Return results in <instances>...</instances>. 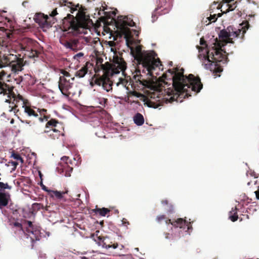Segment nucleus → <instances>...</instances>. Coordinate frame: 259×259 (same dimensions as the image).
Returning <instances> with one entry per match:
<instances>
[{
	"label": "nucleus",
	"mask_w": 259,
	"mask_h": 259,
	"mask_svg": "<svg viewBox=\"0 0 259 259\" xmlns=\"http://www.w3.org/2000/svg\"><path fill=\"white\" fill-rule=\"evenodd\" d=\"M240 28L237 29L232 26H229L226 29L221 30L219 36L222 41L215 38L214 46L211 50L197 46L199 53V59L204 64L206 69L213 72L215 77L220 76L218 73L223 71L222 67L218 64V62H221L224 58L222 52L226 53L222 48L228 43L234 44L233 39L236 37L240 38L242 41L250 25L247 21H244L240 24Z\"/></svg>",
	"instance_id": "1"
},
{
	"label": "nucleus",
	"mask_w": 259,
	"mask_h": 259,
	"mask_svg": "<svg viewBox=\"0 0 259 259\" xmlns=\"http://www.w3.org/2000/svg\"><path fill=\"white\" fill-rule=\"evenodd\" d=\"M184 69L175 68L174 70L168 69L171 77L172 86L165 90L167 97L166 102L172 103L174 101L182 102L183 99L188 98L191 95L188 93V89L196 93L200 92L203 88V84L198 76H195L190 74L188 76L184 74Z\"/></svg>",
	"instance_id": "2"
},
{
	"label": "nucleus",
	"mask_w": 259,
	"mask_h": 259,
	"mask_svg": "<svg viewBox=\"0 0 259 259\" xmlns=\"http://www.w3.org/2000/svg\"><path fill=\"white\" fill-rule=\"evenodd\" d=\"M91 19L85 15L83 10H79L75 17L71 14L62 20V29L64 32L60 38V42L66 49L77 51L82 47V38L77 37L76 35L84 33V29L89 26Z\"/></svg>",
	"instance_id": "3"
},
{
	"label": "nucleus",
	"mask_w": 259,
	"mask_h": 259,
	"mask_svg": "<svg viewBox=\"0 0 259 259\" xmlns=\"http://www.w3.org/2000/svg\"><path fill=\"white\" fill-rule=\"evenodd\" d=\"M135 54V58L138 64L133 78L136 82L148 87L151 83L150 78L153 76V70L160 64V60L155 58L157 54L154 51L149 52L142 51L140 46L136 47Z\"/></svg>",
	"instance_id": "4"
},
{
	"label": "nucleus",
	"mask_w": 259,
	"mask_h": 259,
	"mask_svg": "<svg viewBox=\"0 0 259 259\" xmlns=\"http://www.w3.org/2000/svg\"><path fill=\"white\" fill-rule=\"evenodd\" d=\"M7 74L4 70L0 72V95L5 98L6 102L14 105L10 111H15L20 101L23 100V97L20 94H15L14 92L15 87L5 81L4 77Z\"/></svg>",
	"instance_id": "5"
},
{
	"label": "nucleus",
	"mask_w": 259,
	"mask_h": 259,
	"mask_svg": "<svg viewBox=\"0 0 259 259\" xmlns=\"http://www.w3.org/2000/svg\"><path fill=\"white\" fill-rule=\"evenodd\" d=\"M13 229L15 234H24L27 238H30L32 242V248L33 247V243L40 240L41 238L40 230L38 227L34 226L32 223L29 221L25 220L22 224L15 222L13 224Z\"/></svg>",
	"instance_id": "6"
},
{
	"label": "nucleus",
	"mask_w": 259,
	"mask_h": 259,
	"mask_svg": "<svg viewBox=\"0 0 259 259\" xmlns=\"http://www.w3.org/2000/svg\"><path fill=\"white\" fill-rule=\"evenodd\" d=\"M121 55L122 54L119 52L118 54L115 52L112 63L107 62L105 65H102V68L103 71H105L106 74L113 76L120 72H122V74H124L127 66Z\"/></svg>",
	"instance_id": "7"
},
{
	"label": "nucleus",
	"mask_w": 259,
	"mask_h": 259,
	"mask_svg": "<svg viewBox=\"0 0 259 259\" xmlns=\"http://www.w3.org/2000/svg\"><path fill=\"white\" fill-rule=\"evenodd\" d=\"M45 127L44 133L46 134V137H49L51 139H57L60 136H64V128L57 119H51L48 121Z\"/></svg>",
	"instance_id": "8"
},
{
	"label": "nucleus",
	"mask_w": 259,
	"mask_h": 259,
	"mask_svg": "<svg viewBox=\"0 0 259 259\" xmlns=\"http://www.w3.org/2000/svg\"><path fill=\"white\" fill-rule=\"evenodd\" d=\"M116 27L119 29L122 32L126 33L129 31V28L127 26H134L135 23L131 18L125 16H120L117 18L115 22Z\"/></svg>",
	"instance_id": "9"
},
{
	"label": "nucleus",
	"mask_w": 259,
	"mask_h": 259,
	"mask_svg": "<svg viewBox=\"0 0 259 259\" xmlns=\"http://www.w3.org/2000/svg\"><path fill=\"white\" fill-rule=\"evenodd\" d=\"M103 75L99 77H96L94 80V82L98 85H102L105 90L107 92H109L112 89L113 82L109 78L110 76H112L110 75L106 74L105 71H103Z\"/></svg>",
	"instance_id": "10"
},
{
	"label": "nucleus",
	"mask_w": 259,
	"mask_h": 259,
	"mask_svg": "<svg viewBox=\"0 0 259 259\" xmlns=\"http://www.w3.org/2000/svg\"><path fill=\"white\" fill-rule=\"evenodd\" d=\"M51 18L48 15H45L42 13H38L35 15L34 21L36 23L43 28H49L54 23V21L52 22L51 21Z\"/></svg>",
	"instance_id": "11"
},
{
	"label": "nucleus",
	"mask_w": 259,
	"mask_h": 259,
	"mask_svg": "<svg viewBox=\"0 0 259 259\" xmlns=\"http://www.w3.org/2000/svg\"><path fill=\"white\" fill-rule=\"evenodd\" d=\"M73 84L71 82H67L66 80H63L59 79L58 82L60 91L66 97H69L70 95L73 96L74 95V93L71 91Z\"/></svg>",
	"instance_id": "12"
},
{
	"label": "nucleus",
	"mask_w": 259,
	"mask_h": 259,
	"mask_svg": "<svg viewBox=\"0 0 259 259\" xmlns=\"http://www.w3.org/2000/svg\"><path fill=\"white\" fill-rule=\"evenodd\" d=\"M165 220L166 224H170L174 227H179L180 228L185 229V227L187 226L188 230L192 229L191 223L182 218H179L172 221H171L170 219H165Z\"/></svg>",
	"instance_id": "13"
},
{
	"label": "nucleus",
	"mask_w": 259,
	"mask_h": 259,
	"mask_svg": "<svg viewBox=\"0 0 259 259\" xmlns=\"http://www.w3.org/2000/svg\"><path fill=\"white\" fill-rule=\"evenodd\" d=\"M21 102L22 107L24 109V113L27 116L29 117H37L38 116V114L29 105L28 102L23 98L22 100H20L19 103Z\"/></svg>",
	"instance_id": "14"
},
{
	"label": "nucleus",
	"mask_w": 259,
	"mask_h": 259,
	"mask_svg": "<svg viewBox=\"0 0 259 259\" xmlns=\"http://www.w3.org/2000/svg\"><path fill=\"white\" fill-rule=\"evenodd\" d=\"M98 240H96L99 245L102 246V247L106 248H109L112 247L115 249L118 246L117 243H113L110 241V239L108 237H101L100 236L97 237Z\"/></svg>",
	"instance_id": "15"
},
{
	"label": "nucleus",
	"mask_w": 259,
	"mask_h": 259,
	"mask_svg": "<svg viewBox=\"0 0 259 259\" xmlns=\"http://www.w3.org/2000/svg\"><path fill=\"white\" fill-rule=\"evenodd\" d=\"M124 75V78L119 77L118 79L117 82H115L117 87L121 85L122 87L126 88L127 90H129V85L132 86L133 83V80L132 79L130 76L125 75V74H123Z\"/></svg>",
	"instance_id": "16"
},
{
	"label": "nucleus",
	"mask_w": 259,
	"mask_h": 259,
	"mask_svg": "<svg viewBox=\"0 0 259 259\" xmlns=\"http://www.w3.org/2000/svg\"><path fill=\"white\" fill-rule=\"evenodd\" d=\"M157 7L155 10L156 13H159L158 10L162 8H164V9L161 11L162 12L160 13V15L166 14L169 12L170 6H167V2L166 0H157Z\"/></svg>",
	"instance_id": "17"
},
{
	"label": "nucleus",
	"mask_w": 259,
	"mask_h": 259,
	"mask_svg": "<svg viewBox=\"0 0 259 259\" xmlns=\"http://www.w3.org/2000/svg\"><path fill=\"white\" fill-rule=\"evenodd\" d=\"M10 199V195L9 193L0 192V209H3L6 206Z\"/></svg>",
	"instance_id": "18"
},
{
	"label": "nucleus",
	"mask_w": 259,
	"mask_h": 259,
	"mask_svg": "<svg viewBox=\"0 0 259 259\" xmlns=\"http://www.w3.org/2000/svg\"><path fill=\"white\" fill-rule=\"evenodd\" d=\"M11 67L12 71L15 73L20 71L23 69V60L21 58L18 61L12 63L10 65Z\"/></svg>",
	"instance_id": "19"
},
{
	"label": "nucleus",
	"mask_w": 259,
	"mask_h": 259,
	"mask_svg": "<svg viewBox=\"0 0 259 259\" xmlns=\"http://www.w3.org/2000/svg\"><path fill=\"white\" fill-rule=\"evenodd\" d=\"M61 73L62 75L60 76L59 79H62L63 80H66L67 82L69 83L71 82L72 84H73V81L74 80V76H73L70 74V73L65 70H61Z\"/></svg>",
	"instance_id": "20"
},
{
	"label": "nucleus",
	"mask_w": 259,
	"mask_h": 259,
	"mask_svg": "<svg viewBox=\"0 0 259 259\" xmlns=\"http://www.w3.org/2000/svg\"><path fill=\"white\" fill-rule=\"evenodd\" d=\"M91 211H92V212H94L95 214H99V215L102 217H105L110 211V210L108 208L105 207L100 208H98L97 206H96V208L95 209H92Z\"/></svg>",
	"instance_id": "21"
},
{
	"label": "nucleus",
	"mask_w": 259,
	"mask_h": 259,
	"mask_svg": "<svg viewBox=\"0 0 259 259\" xmlns=\"http://www.w3.org/2000/svg\"><path fill=\"white\" fill-rule=\"evenodd\" d=\"M67 193L68 191H63L61 192L57 190H52L49 191V195L52 198L55 197L57 199H61L63 197V195Z\"/></svg>",
	"instance_id": "22"
},
{
	"label": "nucleus",
	"mask_w": 259,
	"mask_h": 259,
	"mask_svg": "<svg viewBox=\"0 0 259 259\" xmlns=\"http://www.w3.org/2000/svg\"><path fill=\"white\" fill-rule=\"evenodd\" d=\"M134 121L137 125L141 126L144 122V118L142 114L137 113L134 117Z\"/></svg>",
	"instance_id": "23"
},
{
	"label": "nucleus",
	"mask_w": 259,
	"mask_h": 259,
	"mask_svg": "<svg viewBox=\"0 0 259 259\" xmlns=\"http://www.w3.org/2000/svg\"><path fill=\"white\" fill-rule=\"evenodd\" d=\"M88 68L87 65L83 66L79 70L76 71L75 75L79 78L83 77L87 73Z\"/></svg>",
	"instance_id": "24"
},
{
	"label": "nucleus",
	"mask_w": 259,
	"mask_h": 259,
	"mask_svg": "<svg viewBox=\"0 0 259 259\" xmlns=\"http://www.w3.org/2000/svg\"><path fill=\"white\" fill-rule=\"evenodd\" d=\"M229 219L232 222H235L238 220L237 209L236 207L232 208V210L229 212Z\"/></svg>",
	"instance_id": "25"
},
{
	"label": "nucleus",
	"mask_w": 259,
	"mask_h": 259,
	"mask_svg": "<svg viewBox=\"0 0 259 259\" xmlns=\"http://www.w3.org/2000/svg\"><path fill=\"white\" fill-rule=\"evenodd\" d=\"M8 58L6 54H0V68L9 66Z\"/></svg>",
	"instance_id": "26"
},
{
	"label": "nucleus",
	"mask_w": 259,
	"mask_h": 259,
	"mask_svg": "<svg viewBox=\"0 0 259 259\" xmlns=\"http://www.w3.org/2000/svg\"><path fill=\"white\" fill-rule=\"evenodd\" d=\"M7 57L8 58V61L9 65H10L13 63L18 61V60L21 59L20 58L17 57V55L12 54L7 55Z\"/></svg>",
	"instance_id": "27"
},
{
	"label": "nucleus",
	"mask_w": 259,
	"mask_h": 259,
	"mask_svg": "<svg viewBox=\"0 0 259 259\" xmlns=\"http://www.w3.org/2000/svg\"><path fill=\"white\" fill-rule=\"evenodd\" d=\"M156 101H158V103L155 102V101L150 100L147 102V104L149 107L156 108L158 107L159 106H160L161 103V102H160V99H158Z\"/></svg>",
	"instance_id": "28"
},
{
	"label": "nucleus",
	"mask_w": 259,
	"mask_h": 259,
	"mask_svg": "<svg viewBox=\"0 0 259 259\" xmlns=\"http://www.w3.org/2000/svg\"><path fill=\"white\" fill-rule=\"evenodd\" d=\"M107 100V99L104 98H98L96 99L95 102L100 105V106H99V107L103 108L105 107Z\"/></svg>",
	"instance_id": "29"
},
{
	"label": "nucleus",
	"mask_w": 259,
	"mask_h": 259,
	"mask_svg": "<svg viewBox=\"0 0 259 259\" xmlns=\"http://www.w3.org/2000/svg\"><path fill=\"white\" fill-rule=\"evenodd\" d=\"M256 207L258 206L255 204V202H252L251 205L248 207L246 211L248 213L251 214L253 213L254 211H256L257 209Z\"/></svg>",
	"instance_id": "30"
},
{
	"label": "nucleus",
	"mask_w": 259,
	"mask_h": 259,
	"mask_svg": "<svg viewBox=\"0 0 259 259\" xmlns=\"http://www.w3.org/2000/svg\"><path fill=\"white\" fill-rule=\"evenodd\" d=\"M25 78L28 79V84L29 85H33L36 83V79L35 77H32L31 75L28 74L25 75Z\"/></svg>",
	"instance_id": "31"
},
{
	"label": "nucleus",
	"mask_w": 259,
	"mask_h": 259,
	"mask_svg": "<svg viewBox=\"0 0 259 259\" xmlns=\"http://www.w3.org/2000/svg\"><path fill=\"white\" fill-rule=\"evenodd\" d=\"M11 157H13L14 159L20 161L21 163H24V160L23 158L21 157L20 154L17 153L13 152L11 155Z\"/></svg>",
	"instance_id": "32"
},
{
	"label": "nucleus",
	"mask_w": 259,
	"mask_h": 259,
	"mask_svg": "<svg viewBox=\"0 0 259 259\" xmlns=\"http://www.w3.org/2000/svg\"><path fill=\"white\" fill-rule=\"evenodd\" d=\"M1 178H0V181ZM12 188V186H9L8 183H4L0 182V191L5 189L10 190Z\"/></svg>",
	"instance_id": "33"
},
{
	"label": "nucleus",
	"mask_w": 259,
	"mask_h": 259,
	"mask_svg": "<svg viewBox=\"0 0 259 259\" xmlns=\"http://www.w3.org/2000/svg\"><path fill=\"white\" fill-rule=\"evenodd\" d=\"M166 211L168 214H171L174 212V205L170 203L165 208Z\"/></svg>",
	"instance_id": "34"
},
{
	"label": "nucleus",
	"mask_w": 259,
	"mask_h": 259,
	"mask_svg": "<svg viewBox=\"0 0 259 259\" xmlns=\"http://www.w3.org/2000/svg\"><path fill=\"white\" fill-rule=\"evenodd\" d=\"M218 19V17H217L216 14L210 15V16L207 17V19L209 20V22L208 23L209 24L211 22H215Z\"/></svg>",
	"instance_id": "35"
},
{
	"label": "nucleus",
	"mask_w": 259,
	"mask_h": 259,
	"mask_svg": "<svg viewBox=\"0 0 259 259\" xmlns=\"http://www.w3.org/2000/svg\"><path fill=\"white\" fill-rule=\"evenodd\" d=\"M166 219V216L164 214H162L157 216L156 218V221L158 223H160L162 221L165 220Z\"/></svg>",
	"instance_id": "36"
},
{
	"label": "nucleus",
	"mask_w": 259,
	"mask_h": 259,
	"mask_svg": "<svg viewBox=\"0 0 259 259\" xmlns=\"http://www.w3.org/2000/svg\"><path fill=\"white\" fill-rule=\"evenodd\" d=\"M32 206H33V208L34 209H37V210L42 209L44 207V206L42 204H41L40 203H35L33 204Z\"/></svg>",
	"instance_id": "37"
},
{
	"label": "nucleus",
	"mask_w": 259,
	"mask_h": 259,
	"mask_svg": "<svg viewBox=\"0 0 259 259\" xmlns=\"http://www.w3.org/2000/svg\"><path fill=\"white\" fill-rule=\"evenodd\" d=\"M57 14H58V13L56 9H54L50 14V16L52 17V20H51V21H52V22H53V20L54 21V22H55V20L54 17L57 15Z\"/></svg>",
	"instance_id": "38"
},
{
	"label": "nucleus",
	"mask_w": 259,
	"mask_h": 259,
	"mask_svg": "<svg viewBox=\"0 0 259 259\" xmlns=\"http://www.w3.org/2000/svg\"><path fill=\"white\" fill-rule=\"evenodd\" d=\"M39 53L38 51L35 50H32L31 52L30 57H38Z\"/></svg>",
	"instance_id": "39"
},
{
	"label": "nucleus",
	"mask_w": 259,
	"mask_h": 259,
	"mask_svg": "<svg viewBox=\"0 0 259 259\" xmlns=\"http://www.w3.org/2000/svg\"><path fill=\"white\" fill-rule=\"evenodd\" d=\"M17 84H20L23 80V77L21 76H18L15 78Z\"/></svg>",
	"instance_id": "40"
},
{
	"label": "nucleus",
	"mask_w": 259,
	"mask_h": 259,
	"mask_svg": "<svg viewBox=\"0 0 259 259\" xmlns=\"http://www.w3.org/2000/svg\"><path fill=\"white\" fill-rule=\"evenodd\" d=\"M229 8L227 11H233L236 7V3H234L233 5H228Z\"/></svg>",
	"instance_id": "41"
},
{
	"label": "nucleus",
	"mask_w": 259,
	"mask_h": 259,
	"mask_svg": "<svg viewBox=\"0 0 259 259\" xmlns=\"http://www.w3.org/2000/svg\"><path fill=\"white\" fill-rule=\"evenodd\" d=\"M83 54L82 53L80 52L79 53H77L74 56V59L78 60L80 57H83Z\"/></svg>",
	"instance_id": "42"
},
{
	"label": "nucleus",
	"mask_w": 259,
	"mask_h": 259,
	"mask_svg": "<svg viewBox=\"0 0 259 259\" xmlns=\"http://www.w3.org/2000/svg\"><path fill=\"white\" fill-rule=\"evenodd\" d=\"M49 118V117L48 116L44 115L43 118L41 116L39 117V119L41 121H43L44 120L47 121Z\"/></svg>",
	"instance_id": "43"
},
{
	"label": "nucleus",
	"mask_w": 259,
	"mask_h": 259,
	"mask_svg": "<svg viewBox=\"0 0 259 259\" xmlns=\"http://www.w3.org/2000/svg\"><path fill=\"white\" fill-rule=\"evenodd\" d=\"M161 203L163 205H166V206H167L169 204H170V203L169 202L168 200H167V199H165V200H162L161 201Z\"/></svg>",
	"instance_id": "44"
},
{
	"label": "nucleus",
	"mask_w": 259,
	"mask_h": 259,
	"mask_svg": "<svg viewBox=\"0 0 259 259\" xmlns=\"http://www.w3.org/2000/svg\"><path fill=\"white\" fill-rule=\"evenodd\" d=\"M69 159V157H67V156H64L62 158V160L63 161H65L66 165L69 163V162L68 161Z\"/></svg>",
	"instance_id": "45"
},
{
	"label": "nucleus",
	"mask_w": 259,
	"mask_h": 259,
	"mask_svg": "<svg viewBox=\"0 0 259 259\" xmlns=\"http://www.w3.org/2000/svg\"><path fill=\"white\" fill-rule=\"evenodd\" d=\"M11 165L14 167V169H15L18 165V163L16 161H12L11 162Z\"/></svg>",
	"instance_id": "46"
},
{
	"label": "nucleus",
	"mask_w": 259,
	"mask_h": 259,
	"mask_svg": "<svg viewBox=\"0 0 259 259\" xmlns=\"http://www.w3.org/2000/svg\"><path fill=\"white\" fill-rule=\"evenodd\" d=\"M200 44L202 46H203V45H205L206 46V42L204 40L203 38H201L200 39Z\"/></svg>",
	"instance_id": "47"
},
{
	"label": "nucleus",
	"mask_w": 259,
	"mask_h": 259,
	"mask_svg": "<svg viewBox=\"0 0 259 259\" xmlns=\"http://www.w3.org/2000/svg\"><path fill=\"white\" fill-rule=\"evenodd\" d=\"M42 189L44 190H45V191L48 192V194L49 195V191H51V190H49V189H48V188H47V187H46L45 186H44V185H43V186H42Z\"/></svg>",
	"instance_id": "48"
},
{
	"label": "nucleus",
	"mask_w": 259,
	"mask_h": 259,
	"mask_svg": "<svg viewBox=\"0 0 259 259\" xmlns=\"http://www.w3.org/2000/svg\"><path fill=\"white\" fill-rule=\"evenodd\" d=\"M122 224L123 225H124L125 226H126V224L129 225L128 222H127L125 219H123L122 220Z\"/></svg>",
	"instance_id": "49"
},
{
	"label": "nucleus",
	"mask_w": 259,
	"mask_h": 259,
	"mask_svg": "<svg viewBox=\"0 0 259 259\" xmlns=\"http://www.w3.org/2000/svg\"><path fill=\"white\" fill-rule=\"evenodd\" d=\"M77 7H78L79 5H78L75 8H71L70 12L71 13H73L74 11H77V10L76 8Z\"/></svg>",
	"instance_id": "50"
},
{
	"label": "nucleus",
	"mask_w": 259,
	"mask_h": 259,
	"mask_svg": "<svg viewBox=\"0 0 259 259\" xmlns=\"http://www.w3.org/2000/svg\"><path fill=\"white\" fill-rule=\"evenodd\" d=\"M73 170V168L72 167H69V171L68 173H66L65 174V176L66 177H69L70 176V172H71Z\"/></svg>",
	"instance_id": "51"
},
{
	"label": "nucleus",
	"mask_w": 259,
	"mask_h": 259,
	"mask_svg": "<svg viewBox=\"0 0 259 259\" xmlns=\"http://www.w3.org/2000/svg\"><path fill=\"white\" fill-rule=\"evenodd\" d=\"M115 42L114 41H108V45L111 46V47H113L114 46H115Z\"/></svg>",
	"instance_id": "52"
},
{
	"label": "nucleus",
	"mask_w": 259,
	"mask_h": 259,
	"mask_svg": "<svg viewBox=\"0 0 259 259\" xmlns=\"http://www.w3.org/2000/svg\"><path fill=\"white\" fill-rule=\"evenodd\" d=\"M163 77L165 78L164 83H165V84H167L168 83L167 81L168 80V79L167 78V75L166 74L163 75Z\"/></svg>",
	"instance_id": "53"
},
{
	"label": "nucleus",
	"mask_w": 259,
	"mask_h": 259,
	"mask_svg": "<svg viewBox=\"0 0 259 259\" xmlns=\"http://www.w3.org/2000/svg\"><path fill=\"white\" fill-rule=\"evenodd\" d=\"M256 197L257 199H259V189L255 192Z\"/></svg>",
	"instance_id": "54"
},
{
	"label": "nucleus",
	"mask_w": 259,
	"mask_h": 259,
	"mask_svg": "<svg viewBox=\"0 0 259 259\" xmlns=\"http://www.w3.org/2000/svg\"><path fill=\"white\" fill-rule=\"evenodd\" d=\"M5 45H4V41L3 39H2L1 38H0V47L1 46H4Z\"/></svg>",
	"instance_id": "55"
},
{
	"label": "nucleus",
	"mask_w": 259,
	"mask_h": 259,
	"mask_svg": "<svg viewBox=\"0 0 259 259\" xmlns=\"http://www.w3.org/2000/svg\"><path fill=\"white\" fill-rule=\"evenodd\" d=\"M101 20H102L104 23H106V18L104 17H101L100 18Z\"/></svg>",
	"instance_id": "56"
},
{
	"label": "nucleus",
	"mask_w": 259,
	"mask_h": 259,
	"mask_svg": "<svg viewBox=\"0 0 259 259\" xmlns=\"http://www.w3.org/2000/svg\"><path fill=\"white\" fill-rule=\"evenodd\" d=\"M169 233H165V238L168 239L169 238Z\"/></svg>",
	"instance_id": "57"
},
{
	"label": "nucleus",
	"mask_w": 259,
	"mask_h": 259,
	"mask_svg": "<svg viewBox=\"0 0 259 259\" xmlns=\"http://www.w3.org/2000/svg\"><path fill=\"white\" fill-rule=\"evenodd\" d=\"M216 15H217V17H218V18L221 17L222 15V14L221 13H219V14H216Z\"/></svg>",
	"instance_id": "58"
},
{
	"label": "nucleus",
	"mask_w": 259,
	"mask_h": 259,
	"mask_svg": "<svg viewBox=\"0 0 259 259\" xmlns=\"http://www.w3.org/2000/svg\"><path fill=\"white\" fill-rule=\"evenodd\" d=\"M80 194H78L76 195L77 197L76 198V199H78V198L80 197Z\"/></svg>",
	"instance_id": "59"
},
{
	"label": "nucleus",
	"mask_w": 259,
	"mask_h": 259,
	"mask_svg": "<svg viewBox=\"0 0 259 259\" xmlns=\"http://www.w3.org/2000/svg\"><path fill=\"white\" fill-rule=\"evenodd\" d=\"M68 4H69V6H68V7H70V6H73V5H72V3L69 2V3H68Z\"/></svg>",
	"instance_id": "60"
},
{
	"label": "nucleus",
	"mask_w": 259,
	"mask_h": 259,
	"mask_svg": "<svg viewBox=\"0 0 259 259\" xmlns=\"http://www.w3.org/2000/svg\"><path fill=\"white\" fill-rule=\"evenodd\" d=\"M81 259H89L88 257H87L86 256H83L81 257Z\"/></svg>",
	"instance_id": "61"
},
{
	"label": "nucleus",
	"mask_w": 259,
	"mask_h": 259,
	"mask_svg": "<svg viewBox=\"0 0 259 259\" xmlns=\"http://www.w3.org/2000/svg\"><path fill=\"white\" fill-rule=\"evenodd\" d=\"M42 112H47V110H46V109H42Z\"/></svg>",
	"instance_id": "62"
},
{
	"label": "nucleus",
	"mask_w": 259,
	"mask_h": 259,
	"mask_svg": "<svg viewBox=\"0 0 259 259\" xmlns=\"http://www.w3.org/2000/svg\"><path fill=\"white\" fill-rule=\"evenodd\" d=\"M246 218H247V219H249L248 215V214H246Z\"/></svg>",
	"instance_id": "63"
},
{
	"label": "nucleus",
	"mask_w": 259,
	"mask_h": 259,
	"mask_svg": "<svg viewBox=\"0 0 259 259\" xmlns=\"http://www.w3.org/2000/svg\"><path fill=\"white\" fill-rule=\"evenodd\" d=\"M133 94H134V95H136V94H137V93H136V92H133Z\"/></svg>",
	"instance_id": "64"
}]
</instances>
